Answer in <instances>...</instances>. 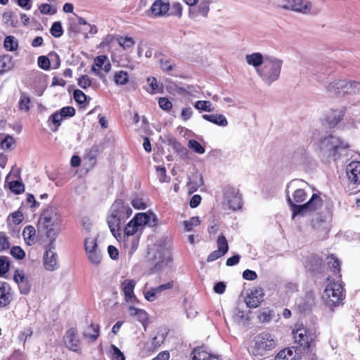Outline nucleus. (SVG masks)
<instances>
[{
	"instance_id": "obj_39",
	"label": "nucleus",
	"mask_w": 360,
	"mask_h": 360,
	"mask_svg": "<svg viewBox=\"0 0 360 360\" xmlns=\"http://www.w3.org/2000/svg\"><path fill=\"white\" fill-rule=\"evenodd\" d=\"M30 98L25 93H22L19 101V108L21 110L28 111L30 110Z\"/></svg>"
},
{
	"instance_id": "obj_38",
	"label": "nucleus",
	"mask_w": 360,
	"mask_h": 360,
	"mask_svg": "<svg viewBox=\"0 0 360 360\" xmlns=\"http://www.w3.org/2000/svg\"><path fill=\"white\" fill-rule=\"evenodd\" d=\"M4 47L9 51H13L17 49L18 42L15 40L14 37L8 36L4 39Z\"/></svg>"
},
{
	"instance_id": "obj_8",
	"label": "nucleus",
	"mask_w": 360,
	"mask_h": 360,
	"mask_svg": "<svg viewBox=\"0 0 360 360\" xmlns=\"http://www.w3.org/2000/svg\"><path fill=\"white\" fill-rule=\"evenodd\" d=\"M326 90L330 95L345 96L360 92V82L347 79H335L328 84Z\"/></svg>"
},
{
	"instance_id": "obj_19",
	"label": "nucleus",
	"mask_w": 360,
	"mask_h": 360,
	"mask_svg": "<svg viewBox=\"0 0 360 360\" xmlns=\"http://www.w3.org/2000/svg\"><path fill=\"white\" fill-rule=\"evenodd\" d=\"M11 288L8 283L0 281V309L8 306L12 302Z\"/></svg>"
},
{
	"instance_id": "obj_22",
	"label": "nucleus",
	"mask_w": 360,
	"mask_h": 360,
	"mask_svg": "<svg viewBox=\"0 0 360 360\" xmlns=\"http://www.w3.org/2000/svg\"><path fill=\"white\" fill-rule=\"evenodd\" d=\"M169 4L167 0H156L151 6L149 12L155 17L164 15L168 11Z\"/></svg>"
},
{
	"instance_id": "obj_13",
	"label": "nucleus",
	"mask_w": 360,
	"mask_h": 360,
	"mask_svg": "<svg viewBox=\"0 0 360 360\" xmlns=\"http://www.w3.org/2000/svg\"><path fill=\"white\" fill-rule=\"evenodd\" d=\"M293 336L295 342L303 348H308L312 340L307 330L303 325H296L295 329L293 330Z\"/></svg>"
},
{
	"instance_id": "obj_45",
	"label": "nucleus",
	"mask_w": 360,
	"mask_h": 360,
	"mask_svg": "<svg viewBox=\"0 0 360 360\" xmlns=\"http://www.w3.org/2000/svg\"><path fill=\"white\" fill-rule=\"evenodd\" d=\"M10 189L16 194H20L24 191V184L18 181H13L9 183Z\"/></svg>"
},
{
	"instance_id": "obj_1",
	"label": "nucleus",
	"mask_w": 360,
	"mask_h": 360,
	"mask_svg": "<svg viewBox=\"0 0 360 360\" xmlns=\"http://www.w3.org/2000/svg\"><path fill=\"white\" fill-rule=\"evenodd\" d=\"M158 217L152 212L137 213L125 226L120 237L129 253L133 254L138 248L140 236L146 225L154 227L158 225Z\"/></svg>"
},
{
	"instance_id": "obj_64",
	"label": "nucleus",
	"mask_w": 360,
	"mask_h": 360,
	"mask_svg": "<svg viewBox=\"0 0 360 360\" xmlns=\"http://www.w3.org/2000/svg\"><path fill=\"white\" fill-rule=\"evenodd\" d=\"M193 110L191 107L184 108L181 110V118L184 120H188L193 115Z\"/></svg>"
},
{
	"instance_id": "obj_63",
	"label": "nucleus",
	"mask_w": 360,
	"mask_h": 360,
	"mask_svg": "<svg viewBox=\"0 0 360 360\" xmlns=\"http://www.w3.org/2000/svg\"><path fill=\"white\" fill-rule=\"evenodd\" d=\"M63 118L64 117L61 116L59 112H56L50 116L49 120H51L53 124L56 125V127L58 128Z\"/></svg>"
},
{
	"instance_id": "obj_2",
	"label": "nucleus",
	"mask_w": 360,
	"mask_h": 360,
	"mask_svg": "<svg viewBox=\"0 0 360 360\" xmlns=\"http://www.w3.org/2000/svg\"><path fill=\"white\" fill-rule=\"evenodd\" d=\"M131 214V208L128 205H124L122 200H117L112 205L107 222L111 233L116 238L121 237V225Z\"/></svg>"
},
{
	"instance_id": "obj_10",
	"label": "nucleus",
	"mask_w": 360,
	"mask_h": 360,
	"mask_svg": "<svg viewBox=\"0 0 360 360\" xmlns=\"http://www.w3.org/2000/svg\"><path fill=\"white\" fill-rule=\"evenodd\" d=\"M322 298L328 306H336L342 299V286L338 283H330L324 290Z\"/></svg>"
},
{
	"instance_id": "obj_12",
	"label": "nucleus",
	"mask_w": 360,
	"mask_h": 360,
	"mask_svg": "<svg viewBox=\"0 0 360 360\" xmlns=\"http://www.w3.org/2000/svg\"><path fill=\"white\" fill-rule=\"evenodd\" d=\"M323 202L321 198L317 194H313L309 201L302 205L301 207L296 208L295 214H300L301 216L307 214L308 212L316 211L321 207Z\"/></svg>"
},
{
	"instance_id": "obj_47",
	"label": "nucleus",
	"mask_w": 360,
	"mask_h": 360,
	"mask_svg": "<svg viewBox=\"0 0 360 360\" xmlns=\"http://www.w3.org/2000/svg\"><path fill=\"white\" fill-rule=\"evenodd\" d=\"M9 269L8 258L6 256L0 257V276L4 275Z\"/></svg>"
},
{
	"instance_id": "obj_34",
	"label": "nucleus",
	"mask_w": 360,
	"mask_h": 360,
	"mask_svg": "<svg viewBox=\"0 0 360 360\" xmlns=\"http://www.w3.org/2000/svg\"><path fill=\"white\" fill-rule=\"evenodd\" d=\"M114 80L117 85H124L127 84L129 80L128 73L122 70L117 72L115 74Z\"/></svg>"
},
{
	"instance_id": "obj_31",
	"label": "nucleus",
	"mask_w": 360,
	"mask_h": 360,
	"mask_svg": "<svg viewBox=\"0 0 360 360\" xmlns=\"http://www.w3.org/2000/svg\"><path fill=\"white\" fill-rule=\"evenodd\" d=\"M88 260L94 265L98 266L102 261V255L99 250L87 254Z\"/></svg>"
},
{
	"instance_id": "obj_53",
	"label": "nucleus",
	"mask_w": 360,
	"mask_h": 360,
	"mask_svg": "<svg viewBox=\"0 0 360 360\" xmlns=\"http://www.w3.org/2000/svg\"><path fill=\"white\" fill-rule=\"evenodd\" d=\"M174 281L173 280L169 281L166 283H163L160 285L159 286L155 287V291L160 295L162 292L168 290H171L174 287Z\"/></svg>"
},
{
	"instance_id": "obj_51",
	"label": "nucleus",
	"mask_w": 360,
	"mask_h": 360,
	"mask_svg": "<svg viewBox=\"0 0 360 360\" xmlns=\"http://www.w3.org/2000/svg\"><path fill=\"white\" fill-rule=\"evenodd\" d=\"M11 254L16 259H21L25 256L24 250L19 246H14L11 250Z\"/></svg>"
},
{
	"instance_id": "obj_57",
	"label": "nucleus",
	"mask_w": 360,
	"mask_h": 360,
	"mask_svg": "<svg viewBox=\"0 0 360 360\" xmlns=\"http://www.w3.org/2000/svg\"><path fill=\"white\" fill-rule=\"evenodd\" d=\"M10 247V243L8 237L3 232L0 233V251L8 250Z\"/></svg>"
},
{
	"instance_id": "obj_49",
	"label": "nucleus",
	"mask_w": 360,
	"mask_h": 360,
	"mask_svg": "<svg viewBox=\"0 0 360 360\" xmlns=\"http://www.w3.org/2000/svg\"><path fill=\"white\" fill-rule=\"evenodd\" d=\"M131 205L135 209L137 210H144L147 207L146 204L143 202V198L138 196L134 197L131 200Z\"/></svg>"
},
{
	"instance_id": "obj_62",
	"label": "nucleus",
	"mask_w": 360,
	"mask_h": 360,
	"mask_svg": "<svg viewBox=\"0 0 360 360\" xmlns=\"http://www.w3.org/2000/svg\"><path fill=\"white\" fill-rule=\"evenodd\" d=\"M233 319L235 322L238 323H240L243 321L246 320L245 313L242 310H240L239 309H236L234 314L233 316Z\"/></svg>"
},
{
	"instance_id": "obj_30",
	"label": "nucleus",
	"mask_w": 360,
	"mask_h": 360,
	"mask_svg": "<svg viewBox=\"0 0 360 360\" xmlns=\"http://www.w3.org/2000/svg\"><path fill=\"white\" fill-rule=\"evenodd\" d=\"M84 337L90 341H95L99 335V327L98 325L91 324L84 332Z\"/></svg>"
},
{
	"instance_id": "obj_37",
	"label": "nucleus",
	"mask_w": 360,
	"mask_h": 360,
	"mask_svg": "<svg viewBox=\"0 0 360 360\" xmlns=\"http://www.w3.org/2000/svg\"><path fill=\"white\" fill-rule=\"evenodd\" d=\"M214 0H201L198 6L199 13L204 17H207L210 11V6Z\"/></svg>"
},
{
	"instance_id": "obj_40",
	"label": "nucleus",
	"mask_w": 360,
	"mask_h": 360,
	"mask_svg": "<svg viewBox=\"0 0 360 360\" xmlns=\"http://www.w3.org/2000/svg\"><path fill=\"white\" fill-rule=\"evenodd\" d=\"M110 350V359L111 360H125L124 354L115 345H112Z\"/></svg>"
},
{
	"instance_id": "obj_23",
	"label": "nucleus",
	"mask_w": 360,
	"mask_h": 360,
	"mask_svg": "<svg viewBox=\"0 0 360 360\" xmlns=\"http://www.w3.org/2000/svg\"><path fill=\"white\" fill-rule=\"evenodd\" d=\"M278 360H299L300 354L295 347H288L280 351L276 356Z\"/></svg>"
},
{
	"instance_id": "obj_27",
	"label": "nucleus",
	"mask_w": 360,
	"mask_h": 360,
	"mask_svg": "<svg viewBox=\"0 0 360 360\" xmlns=\"http://www.w3.org/2000/svg\"><path fill=\"white\" fill-rule=\"evenodd\" d=\"M106 60H108V57L106 56H98L94 58V63L91 66V71L101 79L103 77L101 71L103 63H105Z\"/></svg>"
},
{
	"instance_id": "obj_60",
	"label": "nucleus",
	"mask_w": 360,
	"mask_h": 360,
	"mask_svg": "<svg viewBox=\"0 0 360 360\" xmlns=\"http://www.w3.org/2000/svg\"><path fill=\"white\" fill-rule=\"evenodd\" d=\"M60 114L63 117H72L75 114V110L73 107L66 106L63 108L60 111Z\"/></svg>"
},
{
	"instance_id": "obj_28",
	"label": "nucleus",
	"mask_w": 360,
	"mask_h": 360,
	"mask_svg": "<svg viewBox=\"0 0 360 360\" xmlns=\"http://www.w3.org/2000/svg\"><path fill=\"white\" fill-rule=\"evenodd\" d=\"M191 355L192 360H220L218 356L212 355L201 349H194Z\"/></svg>"
},
{
	"instance_id": "obj_36",
	"label": "nucleus",
	"mask_w": 360,
	"mask_h": 360,
	"mask_svg": "<svg viewBox=\"0 0 360 360\" xmlns=\"http://www.w3.org/2000/svg\"><path fill=\"white\" fill-rule=\"evenodd\" d=\"M84 247L86 255L99 250L96 240L93 238H88L85 240Z\"/></svg>"
},
{
	"instance_id": "obj_35",
	"label": "nucleus",
	"mask_w": 360,
	"mask_h": 360,
	"mask_svg": "<svg viewBox=\"0 0 360 360\" xmlns=\"http://www.w3.org/2000/svg\"><path fill=\"white\" fill-rule=\"evenodd\" d=\"M194 107L200 111L212 112L214 110L212 103L209 101H197Z\"/></svg>"
},
{
	"instance_id": "obj_42",
	"label": "nucleus",
	"mask_w": 360,
	"mask_h": 360,
	"mask_svg": "<svg viewBox=\"0 0 360 360\" xmlns=\"http://www.w3.org/2000/svg\"><path fill=\"white\" fill-rule=\"evenodd\" d=\"M188 146L198 154H203L205 152V148L194 139L188 141Z\"/></svg>"
},
{
	"instance_id": "obj_54",
	"label": "nucleus",
	"mask_w": 360,
	"mask_h": 360,
	"mask_svg": "<svg viewBox=\"0 0 360 360\" xmlns=\"http://www.w3.org/2000/svg\"><path fill=\"white\" fill-rule=\"evenodd\" d=\"M39 66L45 70H47L50 68V60L49 59L45 56H41L38 58L37 60Z\"/></svg>"
},
{
	"instance_id": "obj_32",
	"label": "nucleus",
	"mask_w": 360,
	"mask_h": 360,
	"mask_svg": "<svg viewBox=\"0 0 360 360\" xmlns=\"http://www.w3.org/2000/svg\"><path fill=\"white\" fill-rule=\"evenodd\" d=\"M327 264L335 273H339L340 271V262L333 255L327 257Z\"/></svg>"
},
{
	"instance_id": "obj_52",
	"label": "nucleus",
	"mask_w": 360,
	"mask_h": 360,
	"mask_svg": "<svg viewBox=\"0 0 360 360\" xmlns=\"http://www.w3.org/2000/svg\"><path fill=\"white\" fill-rule=\"evenodd\" d=\"M129 310L130 315L132 316H137L140 320L146 318V313L143 309H137L134 307H130Z\"/></svg>"
},
{
	"instance_id": "obj_46",
	"label": "nucleus",
	"mask_w": 360,
	"mask_h": 360,
	"mask_svg": "<svg viewBox=\"0 0 360 360\" xmlns=\"http://www.w3.org/2000/svg\"><path fill=\"white\" fill-rule=\"evenodd\" d=\"M217 247L218 250L222 251L223 254H225L228 251V243L224 235L219 236L217 239Z\"/></svg>"
},
{
	"instance_id": "obj_21",
	"label": "nucleus",
	"mask_w": 360,
	"mask_h": 360,
	"mask_svg": "<svg viewBox=\"0 0 360 360\" xmlns=\"http://www.w3.org/2000/svg\"><path fill=\"white\" fill-rule=\"evenodd\" d=\"M136 286V281L134 280L126 279L121 283V289L124 292L125 300L127 302L134 303L136 297L134 295V290Z\"/></svg>"
},
{
	"instance_id": "obj_20",
	"label": "nucleus",
	"mask_w": 360,
	"mask_h": 360,
	"mask_svg": "<svg viewBox=\"0 0 360 360\" xmlns=\"http://www.w3.org/2000/svg\"><path fill=\"white\" fill-rule=\"evenodd\" d=\"M347 176L354 184H360V162H352L347 166Z\"/></svg>"
},
{
	"instance_id": "obj_55",
	"label": "nucleus",
	"mask_w": 360,
	"mask_h": 360,
	"mask_svg": "<svg viewBox=\"0 0 360 360\" xmlns=\"http://www.w3.org/2000/svg\"><path fill=\"white\" fill-rule=\"evenodd\" d=\"M78 85L82 89H86L91 85V80L87 75H82L78 79Z\"/></svg>"
},
{
	"instance_id": "obj_6",
	"label": "nucleus",
	"mask_w": 360,
	"mask_h": 360,
	"mask_svg": "<svg viewBox=\"0 0 360 360\" xmlns=\"http://www.w3.org/2000/svg\"><path fill=\"white\" fill-rule=\"evenodd\" d=\"M60 217L58 209L53 206H49L44 210L39 221V229L45 231L47 238L53 242L58 236V231L56 227L58 225Z\"/></svg>"
},
{
	"instance_id": "obj_43",
	"label": "nucleus",
	"mask_w": 360,
	"mask_h": 360,
	"mask_svg": "<svg viewBox=\"0 0 360 360\" xmlns=\"http://www.w3.org/2000/svg\"><path fill=\"white\" fill-rule=\"evenodd\" d=\"M273 316V311L269 309H264L263 311H260L258 316V319L262 323H269L272 319Z\"/></svg>"
},
{
	"instance_id": "obj_50",
	"label": "nucleus",
	"mask_w": 360,
	"mask_h": 360,
	"mask_svg": "<svg viewBox=\"0 0 360 360\" xmlns=\"http://www.w3.org/2000/svg\"><path fill=\"white\" fill-rule=\"evenodd\" d=\"M119 44L124 49H129L134 46V41L131 37H121L118 39Z\"/></svg>"
},
{
	"instance_id": "obj_56",
	"label": "nucleus",
	"mask_w": 360,
	"mask_h": 360,
	"mask_svg": "<svg viewBox=\"0 0 360 360\" xmlns=\"http://www.w3.org/2000/svg\"><path fill=\"white\" fill-rule=\"evenodd\" d=\"M18 285L21 294L27 295L30 292L31 285L27 278L22 283H19Z\"/></svg>"
},
{
	"instance_id": "obj_24",
	"label": "nucleus",
	"mask_w": 360,
	"mask_h": 360,
	"mask_svg": "<svg viewBox=\"0 0 360 360\" xmlns=\"http://www.w3.org/2000/svg\"><path fill=\"white\" fill-rule=\"evenodd\" d=\"M265 60V56H263L261 53L255 52L251 54H247L245 56V61L246 63L255 68L257 70V68H260V67L263 65Z\"/></svg>"
},
{
	"instance_id": "obj_15",
	"label": "nucleus",
	"mask_w": 360,
	"mask_h": 360,
	"mask_svg": "<svg viewBox=\"0 0 360 360\" xmlns=\"http://www.w3.org/2000/svg\"><path fill=\"white\" fill-rule=\"evenodd\" d=\"M53 242L51 241L49 249L46 251L44 256V266L48 271H54L59 266L58 262V255L53 251Z\"/></svg>"
},
{
	"instance_id": "obj_11",
	"label": "nucleus",
	"mask_w": 360,
	"mask_h": 360,
	"mask_svg": "<svg viewBox=\"0 0 360 360\" xmlns=\"http://www.w3.org/2000/svg\"><path fill=\"white\" fill-rule=\"evenodd\" d=\"M281 7L285 10L307 14L310 13L312 5L307 0H284Z\"/></svg>"
},
{
	"instance_id": "obj_61",
	"label": "nucleus",
	"mask_w": 360,
	"mask_h": 360,
	"mask_svg": "<svg viewBox=\"0 0 360 360\" xmlns=\"http://www.w3.org/2000/svg\"><path fill=\"white\" fill-rule=\"evenodd\" d=\"M73 96L75 101L81 104L84 103L86 98V94L79 89L75 90L73 92Z\"/></svg>"
},
{
	"instance_id": "obj_41",
	"label": "nucleus",
	"mask_w": 360,
	"mask_h": 360,
	"mask_svg": "<svg viewBox=\"0 0 360 360\" xmlns=\"http://www.w3.org/2000/svg\"><path fill=\"white\" fill-rule=\"evenodd\" d=\"M200 224L198 217H193L188 221H184V230L186 231H191L193 226H197Z\"/></svg>"
},
{
	"instance_id": "obj_58",
	"label": "nucleus",
	"mask_w": 360,
	"mask_h": 360,
	"mask_svg": "<svg viewBox=\"0 0 360 360\" xmlns=\"http://www.w3.org/2000/svg\"><path fill=\"white\" fill-rule=\"evenodd\" d=\"M15 143L14 139L11 136H3L1 148L3 150H7Z\"/></svg>"
},
{
	"instance_id": "obj_33",
	"label": "nucleus",
	"mask_w": 360,
	"mask_h": 360,
	"mask_svg": "<svg viewBox=\"0 0 360 360\" xmlns=\"http://www.w3.org/2000/svg\"><path fill=\"white\" fill-rule=\"evenodd\" d=\"M36 231L34 228L32 226H27L25 227L22 235L28 245H31L30 241H32L34 240V237L35 236Z\"/></svg>"
},
{
	"instance_id": "obj_29",
	"label": "nucleus",
	"mask_w": 360,
	"mask_h": 360,
	"mask_svg": "<svg viewBox=\"0 0 360 360\" xmlns=\"http://www.w3.org/2000/svg\"><path fill=\"white\" fill-rule=\"evenodd\" d=\"M14 66L13 58L9 55L0 56V75L11 70Z\"/></svg>"
},
{
	"instance_id": "obj_48",
	"label": "nucleus",
	"mask_w": 360,
	"mask_h": 360,
	"mask_svg": "<svg viewBox=\"0 0 360 360\" xmlns=\"http://www.w3.org/2000/svg\"><path fill=\"white\" fill-rule=\"evenodd\" d=\"M166 335L164 333H158L156 336H155L151 342L152 345L154 349H157L163 343L165 340Z\"/></svg>"
},
{
	"instance_id": "obj_18",
	"label": "nucleus",
	"mask_w": 360,
	"mask_h": 360,
	"mask_svg": "<svg viewBox=\"0 0 360 360\" xmlns=\"http://www.w3.org/2000/svg\"><path fill=\"white\" fill-rule=\"evenodd\" d=\"M64 342L69 349L76 352L79 351V340L77 336L75 328H72L66 332L64 336Z\"/></svg>"
},
{
	"instance_id": "obj_25",
	"label": "nucleus",
	"mask_w": 360,
	"mask_h": 360,
	"mask_svg": "<svg viewBox=\"0 0 360 360\" xmlns=\"http://www.w3.org/2000/svg\"><path fill=\"white\" fill-rule=\"evenodd\" d=\"M202 117L204 120L220 127H226L228 125V120L226 117L221 114H205Z\"/></svg>"
},
{
	"instance_id": "obj_59",
	"label": "nucleus",
	"mask_w": 360,
	"mask_h": 360,
	"mask_svg": "<svg viewBox=\"0 0 360 360\" xmlns=\"http://www.w3.org/2000/svg\"><path fill=\"white\" fill-rule=\"evenodd\" d=\"M160 65L161 69L165 72H170L174 69V64L170 60L166 59H160Z\"/></svg>"
},
{
	"instance_id": "obj_9",
	"label": "nucleus",
	"mask_w": 360,
	"mask_h": 360,
	"mask_svg": "<svg viewBox=\"0 0 360 360\" xmlns=\"http://www.w3.org/2000/svg\"><path fill=\"white\" fill-rule=\"evenodd\" d=\"M222 204L227 209L236 211L242 207V195L239 190L231 186H225L222 190Z\"/></svg>"
},
{
	"instance_id": "obj_17",
	"label": "nucleus",
	"mask_w": 360,
	"mask_h": 360,
	"mask_svg": "<svg viewBox=\"0 0 360 360\" xmlns=\"http://www.w3.org/2000/svg\"><path fill=\"white\" fill-rule=\"evenodd\" d=\"M264 292L262 288H255L246 296L245 302L250 308H257L263 301Z\"/></svg>"
},
{
	"instance_id": "obj_14",
	"label": "nucleus",
	"mask_w": 360,
	"mask_h": 360,
	"mask_svg": "<svg viewBox=\"0 0 360 360\" xmlns=\"http://www.w3.org/2000/svg\"><path fill=\"white\" fill-rule=\"evenodd\" d=\"M346 108L341 107L338 109H330L325 115V121L329 127H334L340 123L345 116Z\"/></svg>"
},
{
	"instance_id": "obj_16",
	"label": "nucleus",
	"mask_w": 360,
	"mask_h": 360,
	"mask_svg": "<svg viewBox=\"0 0 360 360\" xmlns=\"http://www.w3.org/2000/svg\"><path fill=\"white\" fill-rule=\"evenodd\" d=\"M171 253L167 249H161L157 251L154 257V268L158 270H162L171 262Z\"/></svg>"
},
{
	"instance_id": "obj_5",
	"label": "nucleus",
	"mask_w": 360,
	"mask_h": 360,
	"mask_svg": "<svg viewBox=\"0 0 360 360\" xmlns=\"http://www.w3.org/2000/svg\"><path fill=\"white\" fill-rule=\"evenodd\" d=\"M283 63V60L278 58L265 55V60L260 68L257 69V73L266 84L271 85L279 79Z\"/></svg>"
},
{
	"instance_id": "obj_44",
	"label": "nucleus",
	"mask_w": 360,
	"mask_h": 360,
	"mask_svg": "<svg viewBox=\"0 0 360 360\" xmlns=\"http://www.w3.org/2000/svg\"><path fill=\"white\" fill-rule=\"evenodd\" d=\"M51 34L55 37H60L63 33V30L61 25V22L59 21L53 22L51 30Z\"/></svg>"
},
{
	"instance_id": "obj_3",
	"label": "nucleus",
	"mask_w": 360,
	"mask_h": 360,
	"mask_svg": "<svg viewBox=\"0 0 360 360\" xmlns=\"http://www.w3.org/2000/svg\"><path fill=\"white\" fill-rule=\"evenodd\" d=\"M276 347V340L274 335L261 333L254 337L248 348L250 354L260 360L269 356Z\"/></svg>"
},
{
	"instance_id": "obj_7",
	"label": "nucleus",
	"mask_w": 360,
	"mask_h": 360,
	"mask_svg": "<svg viewBox=\"0 0 360 360\" xmlns=\"http://www.w3.org/2000/svg\"><path fill=\"white\" fill-rule=\"evenodd\" d=\"M304 185H307V183L302 180H293L287 186V202L292 212V219L300 215L295 214L296 208L301 207L302 205L299 204L304 202L307 198Z\"/></svg>"
},
{
	"instance_id": "obj_4",
	"label": "nucleus",
	"mask_w": 360,
	"mask_h": 360,
	"mask_svg": "<svg viewBox=\"0 0 360 360\" xmlns=\"http://www.w3.org/2000/svg\"><path fill=\"white\" fill-rule=\"evenodd\" d=\"M349 146L339 137L330 135L324 137L319 143V149L323 158L337 160L341 157L348 156Z\"/></svg>"
},
{
	"instance_id": "obj_26",
	"label": "nucleus",
	"mask_w": 360,
	"mask_h": 360,
	"mask_svg": "<svg viewBox=\"0 0 360 360\" xmlns=\"http://www.w3.org/2000/svg\"><path fill=\"white\" fill-rule=\"evenodd\" d=\"M204 184L202 176L200 174L195 173L188 182V193L191 194L195 192L198 188Z\"/></svg>"
}]
</instances>
